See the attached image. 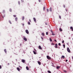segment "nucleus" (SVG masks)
Segmentation results:
<instances>
[{"instance_id": "obj_1", "label": "nucleus", "mask_w": 73, "mask_h": 73, "mask_svg": "<svg viewBox=\"0 0 73 73\" xmlns=\"http://www.w3.org/2000/svg\"><path fill=\"white\" fill-rule=\"evenodd\" d=\"M67 50L68 52H69V53H70V50L69 48L68 47L67 48Z\"/></svg>"}, {"instance_id": "obj_2", "label": "nucleus", "mask_w": 73, "mask_h": 73, "mask_svg": "<svg viewBox=\"0 0 73 73\" xmlns=\"http://www.w3.org/2000/svg\"><path fill=\"white\" fill-rule=\"evenodd\" d=\"M57 43L55 44V46H54L55 48H58V47H57Z\"/></svg>"}, {"instance_id": "obj_3", "label": "nucleus", "mask_w": 73, "mask_h": 73, "mask_svg": "<svg viewBox=\"0 0 73 73\" xmlns=\"http://www.w3.org/2000/svg\"><path fill=\"white\" fill-rule=\"evenodd\" d=\"M26 33L27 34H29V31L28 30H26L25 31Z\"/></svg>"}, {"instance_id": "obj_4", "label": "nucleus", "mask_w": 73, "mask_h": 73, "mask_svg": "<svg viewBox=\"0 0 73 73\" xmlns=\"http://www.w3.org/2000/svg\"><path fill=\"white\" fill-rule=\"evenodd\" d=\"M46 57L47 59H51V58L49 56H47Z\"/></svg>"}, {"instance_id": "obj_5", "label": "nucleus", "mask_w": 73, "mask_h": 73, "mask_svg": "<svg viewBox=\"0 0 73 73\" xmlns=\"http://www.w3.org/2000/svg\"><path fill=\"white\" fill-rule=\"evenodd\" d=\"M21 62H23V63H25V60L24 59H22L21 60Z\"/></svg>"}, {"instance_id": "obj_6", "label": "nucleus", "mask_w": 73, "mask_h": 73, "mask_svg": "<svg viewBox=\"0 0 73 73\" xmlns=\"http://www.w3.org/2000/svg\"><path fill=\"white\" fill-rule=\"evenodd\" d=\"M33 20L35 22H36V18H33Z\"/></svg>"}, {"instance_id": "obj_7", "label": "nucleus", "mask_w": 73, "mask_h": 73, "mask_svg": "<svg viewBox=\"0 0 73 73\" xmlns=\"http://www.w3.org/2000/svg\"><path fill=\"white\" fill-rule=\"evenodd\" d=\"M60 67L59 66H57L56 67V68L57 69H60Z\"/></svg>"}, {"instance_id": "obj_8", "label": "nucleus", "mask_w": 73, "mask_h": 73, "mask_svg": "<svg viewBox=\"0 0 73 73\" xmlns=\"http://www.w3.org/2000/svg\"><path fill=\"white\" fill-rule=\"evenodd\" d=\"M38 48L39 49H42V48H41V47L40 46H39Z\"/></svg>"}, {"instance_id": "obj_9", "label": "nucleus", "mask_w": 73, "mask_h": 73, "mask_svg": "<svg viewBox=\"0 0 73 73\" xmlns=\"http://www.w3.org/2000/svg\"><path fill=\"white\" fill-rule=\"evenodd\" d=\"M70 29H72V31H73V28L72 27H70Z\"/></svg>"}, {"instance_id": "obj_10", "label": "nucleus", "mask_w": 73, "mask_h": 73, "mask_svg": "<svg viewBox=\"0 0 73 73\" xmlns=\"http://www.w3.org/2000/svg\"><path fill=\"white\" fill-rule=\"evenodd\" d=\"M24 40H25L26 41H27V38H24Z\"/></svg>"}, {"instance_id": "obj_11", "label": "nucleus", "mask_w": 73, "mask_h": 73, "mask_svg": "<svg viewBox=\"0 0 73 73\" xmlns=\"http://www.w3.org/2000/svg\"><path fill=\"white\" fill-rule=\"evenodd\" d=\"M59 31H60L61 32H62V29H61V28H60Z\"/></svg>"}, {"instance_id": "obj_12", "label": "nucleus", "mask_w": 73, "mask_h": 73, "mask_svg": "<svg viewBox=\"0 0 73 73\" xmlns=\"http://www.w3.org/2000/svg\"><path fill=\"white\" fill-rule=\"evenodd\" d=\"M38 64H39V65H41V62H38Z\"/></svg>"}, {"instance_id": "obj_13", "label": "nucleus", "mask_w": 73, "mask_h": 73, "mask_svg": "<svg viewBox=\"0 0 73 73\" xmlns=\"http://www.w3.org/2000/svg\"><path fill=\"white\" fill-rule=\"evenodd\" d=\"M17 69L19 71H20V68H19V67H18L17 68Z\"/></svg>"}, {"instance_id": "obj_14", "label": "nucleus", "mask_w": 73, "mask_h": 73, "mask_svg": "<svg viewBox=\"0 0 73 73\" xmlns=\"http://www.w3.org/2000/svg\"><path fill=\"white\" fill-rule=\"evenodd\" d=\"M33 52L34 54H36V52L35 51H33Z\"/></svg>"}, {"instance_id": "obj_15", "label": "nucleus", "mask_w": 73, "mask_h": 73, "mask_svg": "<svg viewBox=\"0 0 73 73\" xmlns=\"http://www.w3.org/2000/svg\"><path fill=\"white\" fill-rule=\"evenodd\" d=\"M62 58H65V56H62Z\"/></svg>"}, {"instance_id": "obj_16", "label": "nucleus", "mask_w": 73, "mask_h": 73, "mask_svg": "<svg viewBox=\"0 0 73 73\" xmlns=\"http://www.w3.org/2000/svg\"><path fill=\"white\" fill-rule=\"evenodd\" d=\"M17 17H16L15 18V21H17Z\"/></svg>"}, {"instance_id": "obj_17", "label": "nucleus", "mask_w": 73, "mask_h": 73, "mask_svg": "<svg viewBox=\"0 0 73 73\" xmlns=\"http://www.w3.org/2000/svg\"><path fill=\"white\" fill-rule=\"evenodd\" d=\"M4 52H5V53H7V50L6 49H5L4 50Z\"/></svg>"}, {"instance_id": "obj_18", "label": "nucleus", "mask_w": 73, "mask_h": 73, "mask_svg": "<svg viewBox=\"0 0 73 73\" xmlns=\"http://www.w3.org/2000/svg\"><path fill=\"white\" fill-rule=\"evenodd\" d=\"M26 68L27 70H29V68H28V66H27Z\"/></svg>"}, {"instance_id": "obj_19", "label": "nucleus", "mask_w": 73, "mask_h": 73, "mask_svg": "<svg viewBox=\"0 0 73 73\" xmlns=\"http://www.w3.org/2000/svg\"><path fill=\"white\" fill-rule=\"evenodd\" d=\"M50 41L51 42H52V39H51V38H50Z\"/></svg>"}, {"instance_id": "obj_20", "label": "nucleus", "mask_w": 73, "mask_h": 73, "mask_svg": "<svg viewBox=\"0 0 73 73\" xmlns=\"http://www.w3.org/2000/svg\"><path fill=\"white\" fill-rule=\"evenodd\" d=\"M50 12L52 11V7L50 8Z\"/></svg>"}, {"instance_id": "obj_21", "label": "nucleus", "mask_w": 73, "mask_h": 73, "mask_svg": "<svg viewBox=\"0 0 73 73\" xmlns=\"http://www.w3.org/2000/svg\"><path fill=\"white\" fill-rule=\"evenodd\" d=\"M9 23H10V24H12V23H11V21L9 20Z\"/></svg>"}, {"instance_id": "obj_22", "label": "nucleus", "mask_w": 73, "mask_h": 73, "mask_svg": "<svg viewBox=\"0 0 73 73\" xmlns=\"http://www.w3.org/2000/svg\"><path fill=\"white\" fill-rule=\"evenodd\" d=\"M42 36H44V33H42Z\"/></svg>"}, {"instance_id": "obj_23", "label": "nucleus", "mask_w": 73, "mask_h": 73, "mask_svg": "<svg viewBox=\"0 0 73 73\" xmlns=\"http://www.w3.org/2000/svg\"><path fill=\"white\" fill-rule=\"evenodd\" d=\"M63 72H64V73H66V72H67L65 70H63Z\"/></svg>"}, {"instance_id": "obj_24", "label": "nucleus", "mask_w": 73, "mask_h": 73, "mask_svg": "<svg viewBox=\"0 0 73 73\" xmlns=\"http://www.w3.org/2000/svg\"><path fill=\"white\" fill-rule=\"evenodd\" d=\"M48 73H51V72H50V70H48Z\"/></svg>"}, {"instance_id": "obj_25", "label": "nucleus", "mask_w": 73, "mask_h": 73, "mask_svg": "<svg viewBox=\"0 0 73 73\" xmlns=\"http://www.w3.org/2000/svg\"><path fill=\"white\" fill-rule=\"evenodd\" d=\"M22 20H24V17H23Z\"/></svg>"}, {"instance_id": "obj_26", "label": "nucleus", "mask_w": 73, "mask_h": 73, "mask_svg": "<svg viewBox=\"0 0 73 73\" xmlns=\"http://www.w3.org/2000/svg\"><path fill=\"white\" fill-rule=\"evenodd\" d=\"M63 46L64 48H65V44H63Z\"/></svg>"}, {"instance_id": "obj_27", "label": "nucleus", "mask_w": 73, "mask_h": 73, "mask_svg": "<svg viewBox=\"0 0 73 73\" xmlns=\"http://www.w3.org/2000/svg\"><path fill=\"white\" fill-rule=\"evenodd\" d=\"M13 16H14V17H16V15H13Z\"/></svg>"}, {"instance_id": "obj_28", "label": "nucleus", "mask_w": 73, "mask_h": 73, "mask_svg": "<svg viewBox=\"0 0 73 73\" xmlns=\"http://www.w3.org/2000/svg\"><path fill=\"white\" fill-rule=\"evenodd\" d=\"M28 24H29V25H30V24H31V23H30V22H28Z\"/></svg>"}, {"instance_id": "obj_29", "label": "nucleus", "mask_w": 73, "mask_h": 73, "mask_svg": "<svg viewBox=\"0 0 73 73\" xmlns=\"http://www.w3.org/2000/svg\"><path fill=\"white\" fill-rule=\"evenodd\" d=\"M9 11H10V12H12V9H9Z\"/></svg>"}, {"instance_id": "obj_30", "label": "nucleus", "mask_w": 73, "mask_h": 73, "mask_svg": "<svg viewBox=\"0 0 73 73\" xmlns=\"http://www.w3.org/2000/svg\"><path fill=\"white\" fill-rule=\"evenodd\" d=\"M45 7H43V10L44 11H45Z\"/></svg>"}, {"instance_id": "obj_31", "label": "nucleus", "mask_w": 73, "mask_h": 73, "mask_svg": "<svg viewBox=\"0 0 73 73\" xmlns=\"http://www.w3.org/2000/svg\"><path fill=\"white\" fill-rule=\"evenodd\" d=\"M58 45H59L60 46H61V43H59L58 44Z\"/></svg>"}, {"instance_id": "obj_32", "label": "nucleus", "mask_w": 73, "mask_h": 73, "mask_svg": "<svg viewBox=\"0 0 73 73\" xmlns=\"http://www.w3.org/2000/svg\"><path fill=\"white\" fill-rule=\"evenodd\" d=\"M18 4L19 5H20V1H18Z\"/></svg>"}, {"instance_id": "obj_33", "label": "nucleus", "mask_w": 73, "mask_h": 73, "mask_svg": "<svg viewBox=\"0 0 73 73\" xmlns=\"http://www.w3.org/2000/svg\"><path fill=\"white\" fill-rule=\"evenodd\" d=\"M59 17L60 19H61V16L59 15Z\"/></svg>"}, {"instance_id": "obj_34", "label": "nucleus", "mask_w": 73, "mask_h": 73, "mask_svg": "<svg viewBox=\"0 0 73 73\" xmlns=\"http://www.w3.org/2000/svg\"><path fill=\"white\" fill-rule=\"evenodd\" d=\"M48 35V32H46V35Z\"/></svg>"}, {"instance_id": "obj_35", "label": "nucleus", "mask_w": 73, "mask_h": 73, "mask_svg": "<svg viewBox=\"0 0 73 73\" xmlns=\"http://www.w3.org/2000/svg\"><path fill=\"white\" fill-rule=\"evenodd\" d=\"M64 43V40H63L62 41V43L63 44Z\"/></svg>"}, {"instance_id": "obj_36", "label": "nucleus", "mask_w": 73, "mask_h": 73, "mask_svg": "<svg viewBox=\"0 0 73 73\" xmlns=\"http://www.w3.org/2000/svg\"><path fill=\"white\" fill-rule=\"evenodd\" d=\"M47 12H49V10L48 9H47Z\"/></svg>"}, {"instance_id": "obj_37", "label": "nucleus", "mask_w": 73, "mask_h": 73, "mask_svg": "<svg viewBox=\"0 0 73 73\" xmlns=\"http://www.w3.org/2000/svg\"><path fill=\"white\" fill-rule=\"evenodd\" d=\"M52 35L53 36H54V35H55L54 34L52 33Z\"/></svg>"}, {"instance_id": "obj_38", "label": "nucleus", "mask_w": 73, "mask_h": 73, "mask_svg": "<svg viewBox=\"0 0 73 73\" xmlns=\"http://www.w3.org/2000/svg\"><path fill=\"white\" fill-rule=\"evenodd\" d=\"M63 7L64 8H65V5H63Z\"/></svg>"}, {"instance_id": "obj_39", "label": "nucleus", "mask_w": 73, "mask_h": 73, "mask_svg": "<svg viewBox=\"0 0 73 73\" xmlns=\"http://www.w3.org/2000/svg\"><path fill=\"white\" fill-rule=\"evenodd\" d=\"M21 1L22 2H24V0H21Z\"/></svg>"}, {"instance_id": "obj_40", "label": "nucleus", "mask_w": 73, "mask_h": 73, "mask_svg": "<svg viewBox=\"0 0 73 73\" xmlns=\"http://www.w3.org/2000/svg\"><path fill=\"white\" fill-rule=\"evenodd\" d=\"M0 69H1V65L0 66Z\"/></svg>"}, {"instance_id": "obj_41", "label": "nucleus", "mask_w": 73, "mask_h": 73, "mask_svg": "<svg viewBox=\"0 0 73 73\" xmlns=\"http://www.w3.org/2000/svg\"><path fill=\"white\" fill-rule=\"evenodd\" d=\"M19 68H21V69L22 68H21V66H19Z\"/></svg>"}, {"instance_id": "obj_42", "label": "nucleus", "mask_w": 73, "mask_h": 73, "mask_svg": "<svg viewBox=\"0 0 73 73\" xmlns=\"http://www.w3.org/2000/svg\"><path fill=\"white\" fill-rule=\"evenodd\" d=\"M45 24L46 25H48V23H46Z\"/></svg>"}, {"instance_id": "obj_43", "label": "nucleus", "mask_w": 73, "mask_h": 73, "mask_svg": "<svg viewBox=\"0 0 73 73\" xmlns=\"http://www.w3.org/2000/svg\"><path fill=\"white\" fill-rule=\"evenodd\" d=\"M54 40L55 41H56V42H57V40Z\"/></svg>"}, {"instance_id": "obj_44", "label": "nucleus", "mask_w": 73, "mask_h": 73, "mask_svg": "<svg viewBox=\"0 0 73 73\" xmlns=\"http://www.w3.org/2000/svg\"><path fill=\"white\" fill-rule=\"evenodd\" d=\"M52 45H54V43H52Z\"/></svg>"}, {"instance_id": "obj_45", "label": "nucleus", "mask_w": 73, "mask_h": 73, "mask_svg": "<svg viewBox=\"0 0 73 73\" xmlns=\"http://www.w3.org/2000/svg\"><path fill=\"white\" fill-rule=\"evenodd\" d=\"M66 62H67V61H68V60H66Z\"/></svg>"}, {"instance_id": "obj_46", "label": "nucleus", "mask_w": 73, "mask_h": 73, "mask_svg": "<svg viewBox=\"0 0 73 73\" xmlns=\"http://www.w3.org/2000/svg\"><path fill=\"white\" fill-rule=\"evenodd\" d=\"M41 38L42 40H43V38H42V37H41Z\"/></svg>"}, {"instance_id": "obj_47", "label": "nucleus", "mask_w": 73, "mask_h": 73, "mask_svg": "<svg viewBox=\"0 0 73 73\" xmlns=\"http://www.w3.org/2000/svg\"><path fill=\"white\" fill-rule=\"evenodd\" d=\"M39 2H40L41 1V0H38Z\"/></svg>"}, {"instance_id": "obj_48", "label": "nucleus", "mask_w": 73, "mask_h": 73, "mask_svg": "<svg viewBox=\"0 0 73 73\" xmlns=\"http://www.w3.org/2000/svg\"><path fill=\"white\" fill-rule=\"evenodd\" d=\"M22 25H23V26H24V24H22Z\"/></svg>"}, {"instance_id": "obj_49", "label": "nucleus", "mask_w": 73, "mask_h": 73, "mask_svg": "<svg viewBox=\"0 0 73 73\" xmlns=\"http://www.w3.org/2000/svg\"><path fill=\"white\" fill-rule=\"evenodd\" d=\"M29 21L30 22H31V19H29Z\"/></svg>"}, {"instance_id": "obj_50", "label": "nucleus", "mask_w": 73, "mask_h": 73, "mask_svg": "<svg viewBox=\"0 0 73 73\" xmlns=\"http://www.w3.org/2000/svg\"><path fill=\"white\" fill-rule=\"evenodd\" d=\"M34 50H35V51H36V49H35V48H34Z\"/></svg>"}, {"instance_id": "obj_51", "label": "nucleus", "mask_w": 73, "mask_h": 73, "mask_svg": "<svg viewBox=\"0 0 73 73\" xmlns=\"http://www.w3.org/2000/svg\"><path fill=\"white\" fill-rule=\"evenodd\" d=\"M66 12L68 11L67 10H66Z\"/></svg>"}, {"instance_id": "obj_52", "label": "nucleus", "mask_w": 73, "mask_h": 73, "mask_svg": "<svg viewBox=\"0 0 73 73\" xmlns=\"http://www.w3.org/2000/svg\"><path fill=\"white\" fill-rule=\"evenodd\" d=\"M51 32L52 33H53V31H51Z\"/></svg>"}, {"instance_id": "obj_53", "label": "nucleus", "mask_w": 73, "mask_h": 73, "mask_svg": "<svg viewBox=\"0 0 73 73\" xmlns=\"http://www.w3.org/2000/svg\"><path fill=\"white\" fill-rule=\"evenodd\" d=\"M8 65H9V63H8Z\"/></svg>"}, {"instance_id": "obj_54", "label": "nucleus", "mask_w": 73, "mask_h": 73, "mask_svg": "<svg viewBox=\"0 0 73 73\" xmlns=\"http://www.w3.org/2000/svg\"><path fill=\"white\" fill-rule=\"evenodd\" d=\"M72 40H73V38H72Z\"/></svg>"}, {"instance_id": "obj_55", "label": "nucleus", "mask_w": 73, "mask_h": 73, "mask_svg": "<svg viewBox=\"0 0 73 73\" xmlns=\"http://www.w3.org/2000/svg\"><path fill=\"white\" fill-rule=\"evenodd\" d=\"M59 48H60V47H59Z\"/></svg>"}, {"instance_id": "obj_56", "label": "nucleus", "mask_w": 73, "mask_h": 73, "mask_svg": "<svg viewBox=\"0 0 73 73\" xmlns=\"http://www.w3.org/2000/svg\"><path fill=\"white\" fill-rule=\"evenodd\" d=\"M64 37H65V36H64Z\"/></svg>"}]
</instances>
